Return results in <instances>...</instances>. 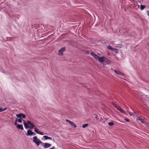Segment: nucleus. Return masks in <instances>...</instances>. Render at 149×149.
I'll use <instances>...</instances> for the list:
<instances>
[{
  "label": "nucleus",
  "instance_id": "obj_2",
  "mask_svg": "<svg viewBox=\"0 0 149 149\" xmlns=\"http://www.w3.org/2000/svg\"><path fill=\"white\" fill-rule=\"evenodd\" d=\"M33 141L36 143L37 146H39L40 144L42 143V145L44 143H42V142L36 136H34L33 138Z\"/></svg>",
  "mask_w": 149,
  "mask_h": 149
},
{
  "label": "nucleus",
  "instance_id": "obj_9",
  "mask_svg": "<svg viewBox=\"0 0 149 149\" xmlns=\"http://www.w3.org/2000/svg\"><path fill=\"white\" fill-rule=\"evenodd\" d=\"M51 144L48 143H45L43 146L44 148H47L50 147L51 146Z\"/></svg>",
  "mask_w": 149,
  "mask_h": 149
},
{
  "label": "nucleus",
  "instance_id": "obj_6",
  "mask_svg": "<svg viewBox=\"0 0 149 149\" xmlns=\"http://www.w3.org/2000/svg\"><path fill=\"white\" fill-rule=\"evenodd\" d=\"M65 50V47H63L61 48L59 50V52L61 55H63V52Z\"/></svg>",
  "mask_w": 149,
  "mask_h": 149
},
{
  "label": "nucleus",
  "instance_id": "obj_3",
  "mask_svg": "<svg viewBox=\"0 0 149 149\" xmlns=\"http://www.w3.org/2000/svg\"><path fill=\"white\" fill-rule=\"evenodd\" d=\"M91 54L96 60H97L100 62H102V57H100L98 56L97 55L95 54L93 52H91Z\"/></svg>",
  "mask_w": 149,
  "mask_h": 149
},
{
  "label": "nucleus",
  "instance_id": "obj_17",
  "mask_svg": "<svg viewBox=\"0 0 149 149\" xmlns=\"http://www.w3.org/2000/svg\"><path fill=\"white\" fill-rule=\"evenodd\" d=\"M70 124L75 127H77V125L72 121L71 122Z\"/></svg>",
  "mask_w": 149,
  "mask_h": 149
},
{
  "label": "nucleus",
  "instance_id": "obj_22",
  "mask_svg": "<svg viewBox=\"0 0 149 149\" xmlns=\"http://www.w3.org/2000/svg\"><path fill=\"white\" fill-rule=\"evenodd\" d=\"M114 51V52L116 53H118V50L116 49L113 48V51Z\"/></svg>",
  "mask_w": 149,
  "mask_h": 149
},
{
  "label": "nucleus",
  "instance_id": "obj_18",
  "mask_svg": "<svg viewBox=\"0 0 149 149\" xmlns=\"http://www.w3.org/2000/svg\"><path fill=\"white\" fill-rule=\"evenodd\" d=\"M145 8V6H144L141 5V6L140 9L141 10H142L144 9Z\"/></svg>",
  "mask_w": 149,
  "mask_h": 149
},
{
  "label": "nucleus",
  "instance_id": "obj_10",
  "mask_svg": "<svg viewBox=\"0 0 149 149\" xmlns=\"http://www.w3.org/2000/svg\"><path fill=\"white\" fill-rule=\"evenodd\" d=\"M114 71L116 74H117L123 75V74L121 73L120 71H119L118 70H114Z\"/></svg>",
  "mask_w": 149,
  "mask_h": 149
},
{
  "label": "nucleus",
  "instance_id": "obj_7",
  "mask_svg": "<svg viewBox=\"0 0 149 149\" xmlns=\"http://www.w3.org/2000/svg\"><path fill=\"white\" fill-rule=\"evenodd\" d=\"M34 128L35 129L34 131L36 133L42 135H44L43 132L40 131L38 129L36 128Z\"/></svg>",
  "mask_w": 149,
  "mask_h": 149
},
{
  "label": "nucleus",
  "instance_id": "obj_25",
  "mask_svg": "<svg viewBox=\"0 0 149 149\" xmlns=\"http://www.w3.org/2000/svg\"><path fill=\"white\" fill-rule=\"evenodd\" d=\"M17 119H16V121H15V125H17Z\"/></svg>",
  "mask_w": 149,
  "mask_h": 149
},
{
  "label": "nucleus",
  "instance_id": "obj_28",
  "mask_svg": "<svg viewBox=\"0 0 149 149\" xmlns=\"http://www.w3.org/2000/svg\"><path fill=\"white\" fill-rule=\"evenodd\" d=\"M36 135V133L34 132H32V135Z\"/></svg>",
  "mask_w": 149,
  "mask_h": 149
},
{
  "label": "nucleus",
  "instance_id": "obj_14",
  "mask_svg": "<svg viewBox=\"0 0 149 149\" xmlns=\"http://www.w3.org/2000/svg\"><path fill=\"white\" fill-rule=\"evenodd\" d=\"M43 137L46 140L49 139L51 140L52 139V138L50 137H49L47 136H43Z\"/></svg>",
  "mask_w": 149,
  "mask_h": 149
},
{
  "label": "nucleus",
  "instance_id": "obj_5",
  "mask_svg": "<svg viewBox=\"0 0 149 149\" xmlns=\"http://www.w3.org/2000/svg\"><path fill=\"white\" fill-rule=\"evenodd\" d=\"M16 115L17 117L20 118H24L26 117V115L22 113L17 114Z\"/></svg>",
  "mask_w": 149,
  "mask_h": 149
},
{
  "label": "nucleus",
  "instance_id": "obj_16",
  "mask_svg": "<svg viewBox=\"0 0 149 149\" xmlns=\"http://www.w3.org/2000/svg\"><path fill=\"white\" fill-rule=\"evenodd\" d=\"M107 48L111 50L112 51H113V48H112V47L110 46V45H109L107 46Z\"/></svg>",
  "mask_w": 149,
  "mask_h": 149
},
{
  "label": "nucleus",
  "instance_id": "obj_13",
  "mask_svg": "<svg viewBox=\"0 0 149 149\" xmlns=\"http://www.w3.org/2000/svg\"><path fill=\"white\" fill-rule=\"evenodd\" d=\"M32 131L31 130H28L27 131V133L26 134L27 136H31Z\"/></svg>",
  "mask_w": 149,
  "mask_h": 149
},
{
  "label": "nucleus",
  "instance_id": "obj_11",
  "mask_svg": "<svg viewBox=\"0 0 149 149\" xmlns=\"http://www.w3.org/2000/svg\"><path fill=\"white\" fill-rule=\"evenodd\" d=\"M117 109L118 111H120L121 113H125V111L123 110V109L120 107H117Z\"/></svg>",
  "mask_w": 149,
  "mask_h": 149
},
{
  "label": "nucleus",
  "instance_id": "obj_1",
  "mask_svg": "<svg viewBox=\"0 0 149 149\" xmlns=\"http://www.w3.org/2000/svg\"><path fill=\"white\" fill-rule=\"evenodd\" d=\"M23 121H24L23 124L25 128H29L30 129L34 128L35 125L33 124L30 121L28 120L27 123H26L24 120H23Z\"/></svg>",
  "mask_w": 149,
  "mask_h": 149
},
{
  "label": "nucleus",
  "instance_id": "obj_23",
  "mask_svg": "<svg viewBox=\"0 0 149 149\" xmlns=\"http://www.w3.org/2000/svg\"><path fill=\"white\" fill-rule=\"evenodd\" d=\"M113 106L116 109L117 108V107H118V106H117V105L115 103H113Z\"/></svg>",
  "mask_w": 149,
  "mask_h": 149
},
{
  "label": "nucleus",
  "instance_id": "obj_4",
  "mask_svg": "<svg viewBox=\"0 0 149 149\" xmlns=\"http://www.w3.org/2000/svg\"><path fill=\"white\" fill-rule=\"evenodd\" d=\"M110 60L108 59L107 58H105L103 56V63L105 64H109L110 63Z\"/></svg>",
  "mask_w": 149,
  "mask_h": 149
},
{
  "label": "nucleus",
  "instance_id": "obj_20",
  "mask_svg": "<svg viewBox=\"0 0 149 149\" xmlns=\"http://www.w3.org/2000/svg\"><path fill=\"white\" fill-rule=\"evenodd\" d=\"M108 125L110 126H112L114 125V123L113 122H111L108 123Z\"/></svg>",
  "mask_w": 149,
  "mask_h": 149
},
{
  "label": "nucleus",
  "instance_id": "obj_26",
  "mask_svg": "<svg viewBox=\"0 0 149 149\" xmlns=\"http://www.w3.org/2000/svg\"><path fill=\"white\" fill-rule=\"evenodd\" d=\"M67 122H68L69 123H71V122L72 121L68 120V119H66L65 120Z\"/></svg>",
  "mask_w": 149,
  "mask_h": 149
},
{
  "label": "nucleus",
  "instance_id": "obj_8",
  "mask_svg": "<svg viewBox=\"0 0 149 149\" xmlns=\"http://www.w3.org/2000/svg\"><path fill=\"white\" fill-rule=\"evenodd\" d=\"M136 120L137 121L139 120L142 123L145 124L146 123V122L144 120L140 118L139 117H137L136 118Z\"/></svg>",
  "mask_w": 149,
  "mask_h": 149
},
{
  "label": "nucleus",
  "instance_id": "obj_15",
  "mask_svg": "<svg viewBox=\"0 0 149 149\" xmlns=\"http://www.w3.org/2000/svg\"><path fill=\"white\" fill-rule=\"evenodd\" d=\"M7 109V108H5L4 109H3L2 108H0V112H2L3 111H5Z\"/></svg>",
  "mask_w": 149,
  "mask_h": 149
},
{
  "label": "nucleus",
  "instance_id": "obj_19",
  "mask_svg": "<svg viewBox=\"0 0 149 149\" xmlns=\"http://www.w3.org/2000/svg\"><path fill=\"white\" fill-rule=\"evenodd\" d=\"M135 113V112L134 111H133V112H129V113H128L131 116H132V115H134Z\"/></svg>",
  "mask_w": 149,
  "mask_h": 149
},
{
  "label": "nucleus",
  "instance_id": "obj_21",
  "mask_svg": "<svg viewBox=\"0 0 149 149\" xmlns=\"http://www.w3.org/2000/svg\"><path fill=\"white\" fill-rule=\"evenodd\" d=\"M88 125V124H84L83 125L82 127L83 128H85L87 127Z\"/></svg>",
  "mask_w": 149,
  "mask_h": 149
},
{
  "label": "nucleus",
  "instance_id": "obj_12",
  "mask_svg": "<svg viewBox=\"0 0 149 149\" xmlns=\"http://www.w3.org/2000/svg\"><path fill=\"white\" fill-rule=\"evenodd\" d=\"M17 127L18 129H20L21 130H24V128L22 125L18 124L17 125Z\"/></svg>",
  "mask_w": 149,
  "mask_h": 149
},
{
  "label": "nucleus",
  "instance_id": "obj_27",
  "mask_svg": "<svg viewBox=\"0 0 149 149\" xmlns=\"http://www.w3.org/2000/svg\"><path fill=\"white\" fill-rule=\"evenodd\" d=\"M125 121L127 122H130V120L129 119H128V118H126V119H125Z\"/></svg>",
  "mask_w": 149,
  "mask_h": 149
},
{
  "label": "nucleus",
  "instance_id": "obj_24",
  "mask_svg": "<svg viewBox=\"0 0 149 149\" xmlns=\"http://www.w3.org/2000/svg\"><path fill=\"white\" fill-rule=\"evenodd\" d=\"M23 119H17V121L19 123H22V120H23Z\"/></svg>",
  "mask_w": 149,
  "mask_h": 149
}]
</instances>
